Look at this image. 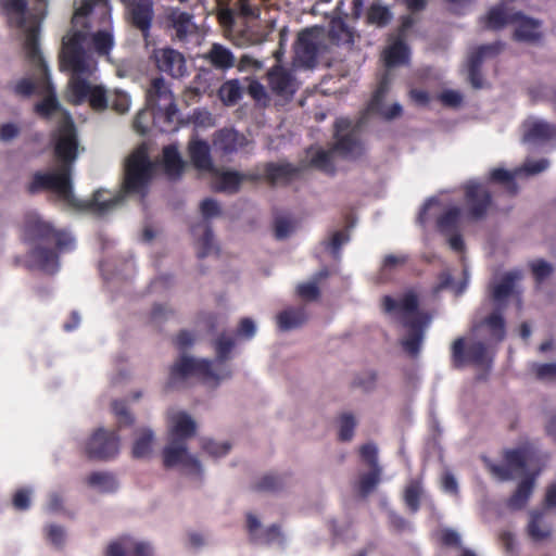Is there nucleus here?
<instances>
[{"label": "nucleus", "instance_id": "052dcab7", "mask_svg": "<svg viewBox=\"0 0 556 556\" xmlns=\"http://www.w3.org/2000/svg\"><path fill=\"white\" fill-rule=\"evenodd\" d=\"M531 273L533 275L534 280L538 283H542L546 278H548L553 271V266L544 261V260H535L529 264Z\"/></svg>", "mask_w": 556, "mask_h": 556}, {"label": "nucleus", "instance_id": "473e14b6", "mask_svg": "<svg viewBox=\"0 0 556 556\" xmlns=\"http://www.w3.org/2000/svg\"><path fill=\"white\" fill-rule=\"evenodd\" d=\"M527 533L533 542H542L551 536L552 528L544 522V510L529 513Z\"/></svg>", "mask_w": 556, "mask_h": 556}, {"label": "nucleus", "instance_id": "39448f33", "mask_svg": "<svg viewBox=\"0 0 556 556\" xmlns=\"http://www.w3.org/2000/svg\"><path fill=\"white\" fill-rule=\"evenodd\" d=\"M2 7L10 25L25 33L24 49L27 59L41 68L48 80V66L39 48L40 25L36 16L27 14L26 0H4Z\"/></svg>", "mask_w": 556, "mask_h": 556}, {"label": "nucleus", "instance_id": "69168bd1", "mask_svg": "<svg viewBox=\"0 0 556 556\" xmlns=\"http://www.w3.org/2000/svg\"><path fill=\"white\" fill-rule=\"evenodd\" d=\"M359 456L370 469L380 468L378 464V448L374 443L363 444L359 447Z\"/></svg>", "mask_w": 556, "mask_h": 556}, {"label": "nucleus", "instance_id": "7ed1b4c3", "mask_svg": "<svg viewBox=\"0 0 556 556\" xmlns=\"http://www.w3.org/2000/svg\"><path fill=\"white\" fill-rule=\"evenodd\" d=\"M381 306L387 314L401 315V324L406 329L401 345L410 357H417L421 350L429 317L426 313L419 311V299L416 292L408 290L400 300H395L391 295H384L381 300Z\"/></svg>", "mask_w": 556, "mask_h": 556}, {"label": "nucleus", "instance_id": "79ce46f5", "mask_svg": "<svg viewBox=\"0 0 556 556\" xmlns=\"http://www.w3.org/2000/svg\"><path fill=\"white\" fill-rule=\"evenodd\" d=\"M422 494L421 481L413 479L408 482L404 490V503L410 513L415 514L420 508V497Z\"/></svg>", "mask_w": 556, "mask_h": 556}, {"label": "nucleus", "instance_id": "c03bdc74", "mask_svg": "<svg viewBox=\"0 0 556 556\" xmlns=\"http://www.w3.org/2000/svg\"><path fill=\"white\" fill-rule=\"evenodd\" d=\"M389 91V80L388 77H383L376 90L372 93V97L370 101L367 104L366 112L372 113V114H379L382 113V110L384 109V99Z\"/></svg>", "mask_w": 556, "mask_h": 556}, {"label": "nucleus", "instance_id": "8fccbe9b", "mask_svg": "<svg viewBox=\"0 0 556 556\" xmlns=\"http://www.w3.org/2000/svg\"><path fill=\"white\" fill-rule=\"evenodd\" d=\"M329 37L337 45H352L354 41L353 33L342 21L332 22L329 29Z\"/></svg>", "mask_w": 556, "mask_h": 556}, {"label": "nucleus", "instance_id": "6e6d98bb", "mask_svg": "<svg viewBox=\"0 0 556 556\" xmlns=\"http://www.w3.org/2000/svg\"><path fill=\"white\" fill-rule=\"evenodd\" d=\"M367 20L371 24L383 27L391 21V12L387 7L372 4L368 10Z\"/></svg>", "mask_w": 556, "mask_h": 556}, {"label": "nucleus", "instance_id": "c85d7f7f", "mask_svg": "<svg viewBox=\"0 0 556 556\" xmlns=\"http://www.w3.org/2000/svg\"><path fill=\"white\" fill-rule=\"evenodd\" d=\"M522 17L521 12L509 13L504 4L492 8L488 14L480 18V23L486 29H501L507 24H513Z\"/></svg>", "mask_w": 556, "mask_h": 556}, {"label": "nucleus", "instance_id": "20e7f679", "mask_svg": "<svg viewBox=\"0 0 556 556\" xmlns=\"http://www.w3.org/2000/svg\"><path fill=\"white\" fill-rule=\"evenodd\" d=\"M87 39L86 31L74 30L67 34L62 41L60 64L62 68L73 73L68 86V102L74 105L85 103L93 88L87 79L80 77V75L89 73L88 55L84 48Z\"/></svg>", "mask_w": 556, "mask_h": 556}, {"label": "nucleus", "instance_id": "f3484780", "mask_svg": "<svg viewBox=\"0 0 556 556\" xmlns=\"http://www.w3.org/2000/svg\"><path fill=\"white\" fill-rule=\"evenodd\" d=\"M295 59L305 67H314L319 52L318 31L306 28L302 30L295 43Z\"/></svg>", "mask_w": 556, "mask_h": 556}, {"label": "nucleus", "instance_id": "e433bc0d", "mask_svg": "<svg viewBox=\"0 0 556 556\" xmlns=\"http://www.w3.org/2000/svg\"><path fill=\"white\" fill-rule=\"evenodd\" d=\"M202 230V236L197 241V255L199 258H204L210 255L214 247V235L211 225L207 222H200L191 227V232L197 236L198 230Z\"/></svg>", "mask_w": 556, "mask_h": 556}, {"label": "nucleus", "instance_id": "09e8293b", "mask_svg": "<svg viewBox=\"0 0 556 556\" xmlns=\"http://www.w3.org/2000/svg\"><path fill=\"white\" fill-rule=\"evenodd\" d=\"M47 88L50 90V94H48L42 101L36 103L35 112L40 117L48 119L55 111L60 110V103L52 91V87L49 81H47Z\"/></svg>", "mask_w": 556, "mask_h": 556}, {"label": "nucleus", "instance_id": "dca6fc26", "mask_svg": "<svg viewBox=\"0 0 556 556\" xmlns=\"http://www.w3.org/2000/svg\"><path fill=\"white\" fill-rule=\"evenodd\" d=\"M152 58L157 70L173 78L184 77L188 72L184 54L173 48L155 49Z\"/></svg>", "mask_w": 556, "mask_h": 556}, {"label": "nucleus", "instance_id": "bb28decb", "mask_svg": "<svg viewBox=\"0 0 556 556\" xmlns=\"http://www.w3.org/2000/svg\"><path fill=\"white\" fill-rule=\"evenodd\" d=\"M195 431L197 424L186 412H178L170 417L169 440L187 443V440L192 438Z\"/></svg>", "mask_w": 556, "mask_h": 556}, {"label": "nucleus", "instance_id": "393cba45", "mask_svg": "<svg viewBox=\"0 0 556 556\" xmlns=\"http://www.w3.org/2000/svg\"><path fill=\"white\" fill-rule=\"evenodd\" d=\"M257 174H243L237 170H223L220 172L214 182L213 189L217 192L227 194H236L239 192L243 181H257L260 179Z\"/></svg>", "mask_w": 556, "mask_h": 556}, {"label": "nucleus", "instance_id": "72a5a7b5", "mask_svg": "<svg viewBox=\"0 0 556 556\" xmlns=\"http://www.w3.org/2000/svg\"><path fill=\"white\" fill-rule=\"evenodd\" d=\"M486 328L491 340L502 342L506 337V324L503 315L500 312H492L489 316L482 319L479 324L473 326L477 331L480 328Z\"/></svg>", "mask_w": 556, "mask_h": 556}, {"label": "nucleus", "instance_id": "412c9836", "mask_svg": "<svg viewBox=\"0 0 556 556\" xmlns=\"http://www.w3.org/2000/svg\"><path fill=\"white\" fill-rule=\"evenodd\" d=\"M350 126L349 121L340 119L336 123V143L333 151L340 153L345 157H357L363 154L362 143L354 130L345 135H340V131L348 129Z\"/></svg>", "mask_w": 556, "mask_h": 556}, {"label": "nucleus", "instance_id": "b1692460", "mask_svg": "<svg viewBox=\"0 0 556 556\" xmlns=\"http://www.w3.org/2000/svg\"><path fill=\"white\" fill-rule=\"evenodd\" d=\"M126 8L131 25L141 31L144 39H148L154 16L153 1L144 0L138 1L137 3L131 2V4Z\"/></svg>", "mask_w": 556, "mask_h": 556}, {"label": "nucleus", "instance_id": "a211bd4d", "mask_svg": "<svg viewBox=\"0 0 556 556\" xmlns=\"http://www.w3.org/2000/svg\"><path fill=\"white\" fill-rule=\"evenodd\" d=\"M503 49V43L500 41L482 45L477 47L469 55L468 59V78L471 86L476 89L482 88L483 78L481 73V65L485 58L497 55Z\"/></svg>", "mask_w": 556, "mask_h": 556}, {"label": "nucleus", "instance_id": "13d9d810", "mask_svg": "<svg viewBox=\"0 0 556 556\" xmlns=\"http://www.w3.org/2000/svg\"><path fill=\"white\" fill-rule=\"evenodd\" d=\"M311 164L330 175H333L336 167L330 151L319 150L311 160Z\"/></svg>", "mask_w": 556, "mask_h": 556}, {"label": "nucleus", "instance_id": "c756f323", "mask_svg": "<svg viewBox=\"0 0 556 556\" xmlns=\"http://www.w3.org/2000/svg\"><path fill=\"white\" fill-rule=\"evenodd\" d=\"M162 168L166 177L170 180H177L181 177L185 168V162L174 144H168L162 151Z\"/></svg>", "mask_w": 556, "mask_h": 556}, {"label": "nucleus", "instance_id": "4be33fe9", "mask_svg": "<svg viewBox=\"0 0 556 556\" xmlns=\"http://www.w3.org/2000/svg\"><path fill=\"white\" fill-rule=\"evenodd\" d=\"M192 20V14L178 8L169 9L165 15L167 28L174 31L175 38L179 41H185L188 36L195 33L197 26Z\"/></svg>", "mask_w": 556, "mask_h": 556}, {"label": "nucleus", "instance_id": "58836bf2", "mask_svg": "<svg viewBox=\"0 0 556 556\" xmlns=\"http://www.w3.org/2000/svg\"><path fill=\"white\" fill-rule=\"evenodd\" d=\"M556 137V126L538 121L529 125L523 135L525 142H544Z\"/></svg>", "mask_w": 556, "mask_h": 556}, {"label": "nucleus", "instance_id": "ea45409f", "mask_svg": "<svg viewBox=\"0 0 556 556\" xmlns=\"http://www.w3.org/2000/svg\"><path fill=\"white\" fill-rule=\"evenodd\" d=\"M86 483L101 493H113L118 488V482L112 472L93 471L86 478Z\"/></svg>", "mask_w": 556, "mask_h": 556}, {"label": "nucleus", "instance_id": "3c124183", "mask_svg": "<svg viewBox=\"0 0 556 556\" xmlns=\"http://www.w3.org/2000/svg\"><path fill=\"white\" fill-rule=\"evenodd\" d=\"M381 468L370 469L359 477L358 480V492L363 497L370 494L380 481Z\"/></svg>", "mask_w": 556, "mask_h": 556}, {"label": "nucleus", "instance_id": "37998d69", "mask_svg": "<svg viewBox=\"0 0 556 556\" xmlns=\"http://www.w3.org/2000/svg\"><path fill=\"white\" fill-rule=\"evenodd\" d=\"M242 88L238 79L225 81L219 90L218 96L224 104L235 105L242 98Z\"/></svg>", "mask_w": 556, "mask_h": 556}, {"label": "nucleus", "instance_id": "4c0bfd02", "mask_svg": "<svg viewBox=\"0 0 556 556\" xmlns=\"http://www.w3.org/2000/svg\"><path fill=\"white\" fill-rule=\"evenodd\" d=\"M306 319L307 315L303 307H291L283 309L277 315V325L281 331H289L301 327Z\"/></svg>", "mask_w": 556, "mask_h": 556}, {"label": "nucleus", "instance_id": "cd10ccee", "mask_svg": "<svg viewBox=\"0 0 556 556\" xmlns=\"http://www.w3.org/2000/svg\"><path fill=\"white\" fill-rule=\"evenodd\" d=\"M188 154L192 165L204 172H211L214 168L211 157V149L206 141L202 139H192L188 144Z\"/></svg>", "mask_w": 556, "mask_h": 556}, {"label": "nucleus", "instance_id": "f704fd0d", "mask_svg": "<svg viewBox=\"0 0 556 556\" xmlns=\"http://www.w3.org/2000/svg\"><path fill=\"white\" fill-rule=\"evenodd\" d=\"M521 278L522 273L520 270H511L504 274L501 280L492 289L493 301L500 304L509 298L514 292L516 281Z\"/></svg>", "mask_w": 556, "mask_h": 556}, {"label": "nucleus", "instance_id": "9b49d317", "mask_svg": "<svg viewBox=\"0 0 556 556\" xmlns=\"http://www.w3.org/2000/svg\"><path fill=\"white\" fill-rule=\"evenodd\" d=\"M486 361L488 350L481 341L467 344L466 339L459 337L451 345V362L455 369H460L467 365L482 366Z\"/></svg>", "mask_w": 556, "mask_h": 556}, {"label": "nucleus", "instance_id": "f257e3e1", "mask_svg": "<svg viewBox=\"0 0 556 556\" xmlns=\"http://www.w3.org/2000/svg\"><path fill=\"white\" fill-rule=\"evenodd\" d=\"M22 237L33 244L28 252L33 266L49 274L58 271L60 253L74 249V238L67 231L54 228L35 212L25 214Z\"/></svg>", "mask_w": 556, "mask_h": 556}, {"label": "nucleus", "instance_id": "a18cd8bd", "mask_svg": "<svg viewBox=\"0 0 556 556\" xmlns=\"http://www.w3.org/2000/svg\"><path fill=\"white\" fill-rule=\"evenodd\" d=\"M460 219V208L453 206L444 212L437 220L440 232L450 233L457 229Z\"/></svg>", "mask_w": 556, "mask_h": 556}, {"label": "nucleus", "instance_id": "4468645a", "mask_svg": "<svg viewBox=\"0 0 556 556\" xmlns=\"http://www.w3.org/2000/svg\"><path fill=\"white\" fill-rule=\"evenodd\" d=\"M163 464L165 468L181 466L190 473L201 477L202 466L199 459L188 453L186 442L179 440H169L168 444L163 448Z\"/></svg>", "mask_w": 556, "mask_h": 556}, {"label": "nucleus", "instance_id": "4d7b16f0", "mask_svg": "<svg viewBox=\"0 0 556 556\" xmlns=\"http://www.w3.org/2000/svg\"><path fill=\"white\" fill-rule=\"evenodd\" d=\"M339 440L342 442H349L354 437V430L356 427L355 418L350 413H343L339 418Z\"/></svg>", "mask_w": 556, "mask_h": 556}, {"label": "nucleus", "instance_id": "49530a36", "mask_svg": "<svg viewBox=\"0 0 556 556\" xmlns=\"http://www.w3.org/2000/svg\"><path fill=\"white\" fill-rule=\"evenodd\" d=\"M154 434L150 429L141 430L139 437L132 445L131 454L134 458H143L151 452Z\"/></svg>", "mask_w": 556, "mask_h": 556}, {"label": "nucleus", "instance_id": "680f3d73", "mask_svg": "<svg viewBox=\"0 0 556 556\" xmlns=\"http://www.w3.org/2000/svg\"><path fill=\"white\" fill-rule=\"evenodd\" d=\"M92 46L98 54H108L113 47V37L110 33L100 30L92 36Z\"/></svg>", "mask_w": 556, "mask_h": 556}, {"label": "nucleus", "instance_id": "7c9ffc66", "mask_svg": "<svg viewBox=\"0 0 556 556\" xmlns=\"http://www.w3.org/2000/svg\"><path fill=\"white\" fill-rule=\"evenodd\" d=\"M536 476L538 473H530L518 483L517 489L507 500L506 505L509 509L520 510L526 507L533 493Z\"/></svg>", "mask_w": 556, "mask_h": 556}, {"label": "nucleus", "instance_id": "6ab92c4d", "mask_svg": "<svg viewBox=\"0 0 556 556\" xmlns=\"http://www.w3.org/2000/svg\"><path fill=\"white\" fill-rule=\"evenodd\" d=\"M304 168V165H293L289 162H268L264 165V178L270 186H288L301 177Z\"/></svg>", "mask_w": 556, "mask_h": 556}, {"label": "nucleus", "instance_id": "1a4fd4ad", "mask_svg": "<svg viewBox=\"0 0 556 556\" xmlns=\"http://www.w3.org/2000/svg\"><path fill=\"white\" fill-rule=\"evenodd\" d=\"M189 377H198L202 379H216L217 376L212 369V362L207 359H194L190 356L182 355L170 367L169 378L167 382L168 389H177L182 387Z\"/></svg>", "mask_w": 556, "mask_h": 556}, {"label": "nucleus", "instance_id": "f8f14e48", "mask_svg": "<svg viewBox=\"0 0 556 556\" xmlns=\"http://www.w3.org/2000/svg\"><path fill=\"white\" fill-rule=\"evenodd\" d=\"M88 458L96 460H110L119 452V437L117 431L97 429L85 446Z\"/></svg>", "mask_w": 556, "mask_h": 556}, {"label": "nucleus", "instance_id": "2f4dec72", "mask_svg": "<svg viewBox=\"0 0 556 556\" xmlns=\"http://www.w3.org/2000/svg\"><path fill=\"white\" fill-rule=\"evenodd\" d=\"M204 59L213 68L222 72H227L236 65L231 50L220 43H213Z\"/></svg>", "mask_w": 556, "mask_h": 556}, {"label": "nucleus", "instance_id": "aec40b11", "mask_svg": "<svg viewBox=\"0 0 556 556\" xmlns=\"http://www.w3.org/2000/svg\"><path fill=\"white\" fill-rule=\"evenodd\" d=\"M268 86L273 93L287 100L291 99L298 90L293 74L279 65L274 66L267 74Z\"/></svg>", "mask_w": 556, "mask_h": 556}, {"label": "nucleus", "instance_id": "a19ab883", "mask_svg": "<svg viewBox=\"0 0 556 556\" xmlns=\"http://www.w3.org/2000/svg\"><path fill=\"white\" fill-rule=\"evenodd\" d=\"M519 172L516 170L511 173L505 168H493L490 170L489 180L490 182L498 184L505 187L507 192L510 195H515L517 193L518 187L516 184V175Z\"/></svg>", "mask_w": 556, "mask_h": 556}, {"label": "nucleus", "instance_id": "0e129e2a", "mask_svg": "<svg viewBox=\"0 0 556 556\" xmlns=\"http://www.w3.org/2000/svg\"><path fill=\"white\" fill-rule=\"evenodd\" d=\"M109 103L112 110L119 114H124L129 109L130 99L127 93L119 90H115L109 99Z\"/></svg>", "mask_w": 556, "mask_h": 556}, {"label": "nucleus", "instance_id": "6e6552de", "mask_svg": "<svg viewBox=\"0 0 556 556\" xmlns=\"http://www.w3.org/2000/svg\"><path fill=\"white\" fill-rule=\"evenodd\" d=\"M146 104L153 111L154 117L163 116L168 123H172L178 113L174 96L163 77L151 80L146 93Z\"/></svg>", "mask_w": 556, "mask_h": 556}, {"label": "nucleus", "instance_id": "bf43d9fd", "mask_svg": "<svg viewBox=\"0 0 556 556\" xmlns=\"http://www.w3.org/2000/svg\"><path fill=\"white\" fill-rule=\"evenodd\" d=\"M531 371L540 381H555L556 380V363H533Z\"/></svg>", "mask_w": 556, "mask_h": 556}, {"label": "nucleus", "instance_id": "5fc2aeb1", "mask_svg": "<svg viewBox=\"0 0 556 556\" xmlns=\"http://www.w3.org/2000/svg\"><path fill=\"white\" fill-rule=\"evenodd\" d=\"M102 3L106 5L108 0H75V11L73 14L72 22L78 24L80 18L87 17L93 10L94 5Z\"/></svg>", "mask_w": 556, "mask_h": 556}, {"label": "nucleus", "instance_id": "774afa93", "mask_svg": "<svg viewBox=\"0 0 556 556\" xmlns=\"http://www.w3.org/2000/svg\"><path fill=\"white\" fill-rule=\"evenodd\" d=\"M202 448L211 456L220 457L228 454L230 445L227 442L217 443L211 439H204L202 441Z\"/></svg>", "mask_w": 556, "mask_h": 556}, {"label": "nucleus", "instance_id": "de8ad7c7", "mask_svg": "<svg viewBox=\"0 0 556 556\" xmlns=\"http://www.w3.org/2000/svg\"><path fill=\"white\" fill-rule=\"evenodd\" d=\"M409 260L407 254H388L384 256L380 269L379 278L381 281L390 279V273L397 267L404 266Z\"/></svg>", "mask_w": 556, "mask_h": 556}, {"label": "nucleus", "instance_id": "e2e57ef3", "mask_svg": "<svg viewBox=\"0 0 556 556\" xmlns=\"http://www.w3.org/2000/svg\"><path fill=\"white\" fill-rule=\"evenodd\" d=\"M235 346L232 338L225 334L219 336L215 341L216 359L220 363L225 362Z\"/></svg>", "mask_w": 556, "mask_h": 556}, {"label": "nucleus", "instance_id": "9d476101", "mask_svg": "<svg viewBox=\"0 0 556 556\" xmlns=\"http://www.w3.org/2000/svg\"><path fill=\"white\" fill-rule=\"evenodd\" d=\"M464 198L467 217L481 220L493 205L492 191L488 184L470 180L464 186Z\"/></svg>", "mask_w": 556, "mask_h": 556}, {"label": "nucleus", "instance_id": "ddd939ff", "mask_svg": "<svg viewBox=\"0 0 556 556\" xmlns=\"http://www.w3.org/2000/svg\"><path fill=\"white\" fill-rule=\"evenodd\" d=\"M530 456L528 444L516 448H507L503 452L504 464H488L489 471L501 481H508L514 478L516 471H522L527 467Z\"/></svg>", "mask_w": 556, "mask_h": 556}, {"label": "nucleus", "instance_id": "603ef678", "mask_svg": "<svg viewBox=\"0 0 556 556\" xmlns=\"http://www.w3.org/2000/svg\"><path fill=\"white\" fill-rule=\"evenodd\" d=\"M285 486V480L277 475H265L256 481L252 489L257 492H276Z\"/></svg>", "mask_w": 556, "mask_h": 556}, {"label": "nucleus", "instance_id": "5701e85b", "mask_svg": "<svg viewBox=\"0 0 556 556\" xmlns=\"http://www.w3.org/2000/svg\"><path fill=\"white\" fill-rule=\"evenodd\" d=\"M105 556H154L149 542L124 536L109 544Z\"/></svg>", "mask_w": 556, "mask_h": 556}, {"label": "nucleus", "instance_id": "423d86ee", "mask_svg": "<svg viewBox=\"0 0 556 556\" xmlns=\"http://www.w3.org/2000/svg\"><path fill=\"white\" fill-rule=\"evenodd\" d=\"M53 155L59 166L72 174L73 164L78 156L79 140L75 123L68 112H64L56 128L51 134Z\"/></svg>", "mask_w": 556, "mask_h": 556}, {"label": "nucleus", "instance_id": "2eb2a0df", "mask_svg": "<svg viewBox=\"0 0 556 556\" xmlns=\"http://www.w3.org/2000/svg\"><path fill=\"white\" fill-rule=\"evenodd\" d=\"M414 24L415 18L412 15H405L402 17L395 40L390 43L383 51V60L386 66L394 67L408 61L409 48L405 43V36L406 33L414 26Z\"/></svg>", "mask_w": 556, "mask_h": 556}, {"label": "nucleus", "instance_id": "338daca9", "mask_svg": "<svg viewBox=\"0 0 556 556\" xmlns=\"http://www.w3.org/2000/svg\"><path fill=\"white\" fill-rule=\"evenodd\" d=\"M274 226L275 237L278 240L288 238L294 229L293 222L290 218L283 216L276 217Z\"/></svg>", "mask_w": 556, "mask_h": 556}, {"label": "nucleus", "instance_id": "f03ea898", "mask_svg": "<svg viewBox=\"0 0 556 556\" xmlns=\"http://www.w3.org/2000/svg\"><path fill=\"white\" fill-rule=\"evenodd\" d=\"M155 163L150 160L144 146L138 147L126 159L122 192L106 198L105 191L97 190L85 205L94 215L102 217L124 202L126 194L146 197L153 179Z\"/></svg>", "mask_w": 556, "mask_h": 556}, {"label": "nucleus", "instance_id": "a878e982", "mask_svg": "<svg viewBox=\"0 0 556 556\" xmlns=\"http://www.w3.org/2000/svg\"><path fill=\"white\" fill-rule=\"evenodd\" d=\"M247 144L244 135L233 128H223L217 130L213 137V147L216 152L224 155L236 153Z\"/></svg>", "mask_w": 556, "mask_h": 556}, {"label": "nucleus", "instance_id": "864d4df0", "mask_svg": "<svg viewBox=\"0 0 556 556\" xmlns=\"http://www.w3.org/2000/svg\"><path fill=\"white\" fill-rule=\"evenodd\" d=\"M93 111L102 112L109 108V97L102 86H93L87 101Z\"/></svg>", "mask_w": 556, "mask_h": 556}, {"label": "nucleus", "instance_id": "c9c22d12", "mask_svg": "<svg viewBox=\"0 0 556 556\" xmlns=\"http://www.w3.org/2000/svg\"><path fill=\"white\" fill-rule=\"evenodd\" d=\"M516 23L517 27L514 31L515 40L534 42L541 38V33L539 31L541 23L539 21L522 14V17H519Z\"/></svg>", "mask_w": 556, "mask_h": 556}, {"label": "nucleus", "instance_id": "0eeeda50", "mask_svg": "<svg viewBox=\"0 0 556 556\" xmlns=\"http://www.w3.org/2000/svg\"><path fill=\"white\" fill-rule=\"evenodd\" d=\"M42 190H51L60 199L71 202L73 199L72 174L61 166L52 173L36 172L27 186V192L36 194Z\"/></svg>", "mask_w": 556, "mask_h": 556}]
</instances>
